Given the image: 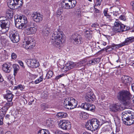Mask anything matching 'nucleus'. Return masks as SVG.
<instances>
[{
	"label": "nucleus",
	"mask_w": 134,
	"mask_h": 134,
	"mask_svg": "<svg viewBox=\"0 0 134 134\" xmlns=\"http://www.w3.org/2000/svg\"><path fill=\"white\" fill-rule=\"evenodd\" d=\"M53 121L50 120H47L46 122V125L49 127H50L52 125Z\"/></svg>",
	"instance_id": "obj_42"
},
{
	"label": "nucleus",
	"mask_w": 134,
	"mask_h": 134,
	"mask_svg": "<svg viewBox=\"0 0 134 134\" xmlns=\"http://www.w3.org/2000/svg\"><path fill=\"white\" fill-rule=\"evenodd\" d=\"M66 65L68 67V69L70 70L73 68L76 65L73 62L70 61L68 62Z\"/></svg>",
	"instance_id": "obj_32"
},
{
	"label": "nucleus",
	"mask_w": 134,
	"mask_h": 134,
	"mask_svg": "<svg viewBox=\"0 0 134 134\" xmlns=\"http://www.w3.org/2000/svg\"><path fill=\"white\" fill-rule=\"evenodd\" d=\"M6 36H1L0 38V39L1 41V43L2 44H5L6 42Z\"/></svg>",
	"instance_id": "obj_37"
},
{
	"label": "nucleus",
	"mask_w": 134,
	"mask_h": 134,
	"mask_svg": "<svg viewBox=\"0 0 134 134\" xmlns=\"http://www.w3.org/2000/svg\"><path fill=\"white\" fill-rule=\"evenodd\" d=\"M12 8H10L7 10L6 14L7 16L10 18L13 17V12Z\"/></svg>",
	"instance_id": "obj_25"
},
{
	"label": "nucleus",
	"mask_w": 134,
	"mask_h": 134,
	"mask_svg": "<svg viewBox=\"0 0 134 134\" xmlns=\"http://www.w3.org/2000/svg\"><path fill=\"white\" fill-rule=\"evenodd\" d=\"M130 110H125L122 113V120L124 124L131 125L134 123V115Z\"/></svg>",
	"instance_id": "obj_3"
},
{
	"label": "nucleus",
	"mask_w": 134,
	"mask_h": 134,
	"mask_svg": "<svg viewBox=\"0 0 134 134\" xmlns=\"http://www.w3.org/2000/svg\"><path fill=\"white\" fill-rule=\"evenodd\" d=\"M134 42V36H132L128 38H127L125 39V41L121 43L116 44H113L112 45L113 47H115L116 48H119L125 45H127L132 42Z\"/></svg>",
	"instance_id": "obj_9"
},
{
	"label": "nucleus",
	"mask_w": 134,
	"mask_h": 134,
	"mask_svg": "<svg viewBox=\"0 0 134 134\" xmlns=\"http://www.w3.org/2000/svg\"><path fill=\"white\" fill-rule=\"evenodd\" d=\"M71 40L75 44H79L83 42L82 37L77 33L71 36Z\"/></svg>",
	"instance_id": "obj_12"
},
{
	"label": "nucleus",
	"mask_w": 134,
	"mask_h": 134,
	"mask_svg": "<svg viewBox=\"0 0 134 134\" xmlns=\"http://www.w3.org/2000/svg\"><path fill=\"white\" fill-rule=\"evenodd\" d=\"M13 102L12 101H8L5 105V106L4 107L5 108V109H7V110L8 109L13 105Z\"/></svg>",
	"instance_id": "obj_36"
},
{
	"label": "nucleus",
	"mask_w": 134,
	"mask_h": 134,
	"mask_svg": "<svg viewBox=\"0 0 134 134\" xmlns=\"http://www.w3.org/2000/svg\"><path fill=\"white\" fill-rule=\"evenodd\" d=\"M124 109V108L123 105L120 103L113 104L110 108V110L113 112L121 111Z\"/></svg>",
	"instance_id": "obj_13"
},
{
	"label": "nucleus",
	"mask_w": 134,
	"mask_h": 134,
	"mask_svg": "<svg viewBox=\"0 0 134 134\" xmlns=\"http://www.w3.org/2000/svg\"><path fill=\"white\" fill-rule=\"evenodd\" d=\"M95 108V107L94 105L90 104L88 110L93 111L94 110Z\"/></svg>",
	"instance_id": "obj_38"
},
{
	"label": "nucleus",
	"mask_w": 134,
	"mask_h": 134,
	"mask_svg": "<svg viewBox=\"0 0 134 134\" xmlns=\"http://www.w3.org/2000/svg\"><path fill=\"white\" fill-rule=\"evenodd\" d=\"M18 63L21 66H22L23 67H24V65L23 63L21 61H18Z\"/></svg>",
	"instance_id": "obj_55"
},
{
	"label": "nucleus",
	"mask_w": 134,
	"mask_h": 134,
	"mask_svg": "<svg viewBox=\"0 0 134 134\" xmlns=\"http://www.w3.org/2000/svg\"><path fill=\"white\" fill-rule=\"evenodd\" d=\"M34 27H29L25 30L26 33L28 35L34 34L37 31V27L35 24H34Z\"/></svg>",
	"instance_id": "obj_18"
},
{
	"label": "nucleus",
	"mask_w": 134,
	"mask_h": 134,
	"mask_svg": "<svg viewBox=\"0 0 134 134\" xmlns=\"http://www.w3.org/2000/svg\"><path fill=\"white\" fill-rule=\"evenodd\" d=\"M91 120H89L86 122L85 126L86 128L88 130L93 131V128L91 124Z\"/></svg>",
	"instance_id": "obj_28"
},
{
	"label": "nucleus",
	"mask_w": 134,
	"mask_h": 134,
	"mask_svg": "<svg viewBox=\"0 0 134 134\" xmlns=\"http://www.w3.org/2000/svg\"><path fill=\"white\" fill-rule=\"evenodd\" d=\"M11 57L13 59H15L17 58V55L16 54L14 53H12Z\"/></svg>",
	"instance_id": "obj_51"
},
{
	"label": "nucleus",
	"mask_w": 134,
	"mask_h": 134,
	"mask_svg": "<svg viewBox=\"0 0 134 134\" xmlns=\"http://www.w3.org/2000/svg\"><path fill=\"white\" fill-rule=\"evenodd\" d=\"M43 75L41 76L39 79H38L35 81V83L36 84L39 83L40 82L42 81L43 80Z\"/></svg>",
	"instance_id": "obj_39"
},
{
	"label": "nucleus",
	"mask_w": 134,
	"mask_h": 134,
	"mask_svg": "<svg viewBox=\"0 0 134 134\" xmlns=\"http://www.w3.org/2000/svg\"><path fill=\"white\" fill-rule=\"evenodd\" d=\"M85 35L87 37H91V35L90 34V32L88 30H86L85 31Z\"/></svg>",
	"instance_id": "obj_50"
},
{
	"label": "nucleus",
	"mask_w": 134,
	"mask_h": 134,
	"mask_svg": "<svg viewBox=\"0 0 134 134\" xmlns=\"http://www.w3.org/2000/svg\"><path fill=\"white\" fill-rule=\"evenodd\" d=\"M86 113L85 112H81L80 113V115L81 117L82 118L86 119L87 117L86 115Z\"/></svg>",
	"instance_id": "obj_47"
},
{
	"label": "nucleus",
	"mask_w": 134,
	"mask_h": 134,
	"mask_svg": "<svg viewBox=\"0 0 134 134\" xmlns=\"http://www.w3.org/2000/svg\"><path fill=\"white\" fill-rule=\"evenodd\" d=\"M102 1V0H96V2L94 7L100 6L101 4Z\"/></svg>",
	"instance_id": "obj_46"
},
{
	"label": "nucleus",
	"mask_w": 134,
	"mask_h": 134,
	"mask_svg": "<svg viewBox=\"0 0 134 134\" xmlns=\"http://www.w3.org/2000/svg\"><path fill=\"white\" fill-rule=\"evenodd\" d=\"M9 37L12 41L14 43H17L19 41V34L16 30H11L9 32Z\"/></svg>",
	"instance_id": "obj_7"
},
{
	"label": "nucleus",
	"mask_w": 134,
	"mask_h": 134,
	"mask_svg": "<svg viewBox=\"0 0 134 134\" xmlns=\"http://www.w3.org/2000/svg\"><path fill=\"white\" fill-rule=\"evenodd\" d=\"M76 4V0H65L61 4V6L64 8L69 9L74 7Z\"/></svg>",
	"instance_id": "obj_6"
},
{
	"label": "nucleus",
	"mask_w": 134,
	"mask_h": 134,
	"mask_svg": "<svg viewBox=\"0 0 134 134\" xmlns=\"http://www.w3.org/2000/svg\"><path fill=\"white\" fill-rule=\"evenodd\" d=\"M3 118L0 116V125H2L3 124Z\"/></svg>",
	"instance_id": "obj_56"
},
{
	"label": "nucleus",
	"mask_w": 134,
	"mask_h": 134,
	"mask_svg": "<svg viewBox=\"0 0 134 134\" xmlns=\"http://www.w3.org/2000/svg\"><path fill=\"white\" fill-rule=\"evenodd\" d=\"M50 32V29L49 28H47L43 30L42 34L44 36H47L48 35Z\"/></svg>",
	"instance_id": "obj_31"
},
{
	"label": "nucleus",
	"mask_w": 134,
	"mask_h": 134,
	"mask_svg": "<svg viewBox=\"0 0 134 134\" xmlns=\"http://www.w3.org/2000/svg\"><path fill=\"white\" fill-rule=\"evenodd\" d=\"M7 93L4 95V98H6L8 101H12L13 97V95L11 92L9 90L6 91Z\"/></svg>",
	"instance_id": "obj_23"
},
{
	"label": "nucleus",
	"mask_w": 134,
	"mask_h": 134,
	"mask_svg": "<svg viewBox=\"0 0 134 134\" xmlns=\"http://www.w3.org/2000/svg\"><path fill=\"white\" fill-rule=\"evenodd\" d=\"M15 19H18V20L23 24L24 23L26 24L27 23V19L26 17L24 15H22L21 16H19L16 19L15 17Z\"/></svg>",
	"instance_id": "obj_24"
},
{
	"label": "nucleus",
	"mask_w": 134,
	"mask_h": 134,
	"mask_svg": "<svg viewBox=\"0 0 134 134\" xmlns=\"http://www.w3.org/2000/svg\"><path fill=\"white\" fill-rule=\"evenodd\" d=\"M100 122L102 124L101 125H102L103 124L107 122L106 121L104 117H103L100 119Z\"/></svg>",
	"instance_id": "obj_49"
},
{
	"label": "nucleus",
	"mask_w": 134,
	"mask_h": 134,
	"mask_svg": "<svg viewBox=\"0 0 134 134\" xmlns=\"http://www.w3.org/2000/svg\"><path fill=\"white\" fill-rule=\"evenodd\" d=\"M131 88L132 91L134 92V83L132 84Z\"/></svg>",
	"instance_id": "obj_59"
},
{
	"label": "nucleus",
	"mask_w": 134,
	"mask_h": 134,
	"mask_svg": "<svg viewBox=\"0 0 134 134\" xmlns=\"http://www.w3.org/2000/svg\"><path fill=\"white\" fill-rule=\"evenodd\" d=\"M131 78L127 76H123L121 78V82L124 84L128 85L131 81Z\"/></svg>",
	"instance_id": "obj_21"
},
{
	"label": "nucleus",
	"mask_w": 134,
	"mask_h": 134,
	"mask_svg": "<svg viewBox=\"0 0 134 134\" xmlns=\"http://www.w3.org/2000/svg\"><path fill=\"white\" fill-rule=\"evenodd\" d=\"M95 7L94 6V12L96 13H99L100 11L97 8H95Z\"/></svg>",
	"instance_id": "obj_57"
},
{
	"label": "nucleus",
	"mask_w": 134,
	"mask_h": 134,
	"mask_svg": "<svg viewBox=\"0 0 134 134\" xmlns=\"http://www.w3.org/2000/svg\"><path fill=\"white\" fill-rule=\"evenodd\" d=\"M85 62V60H82L78 63L76 65V66L79 67H81L82 66V65Z\"/></svg>",
	"instance_id": "obj_48"
},
{
	"label": "nucleus",
	"mask_w": 134,
	"mask_h": 134,
	"mask_svg": "<svg viewBox=\"0 0 134 134\" xmlns=\"http://www.w3.org/2000/svg\"><path fill=\"white\" fill-rule=\"evenodd\" d=\"M108 9H105L104 10V16H106L107 18H109L110 17V15L108 14Z\"/></svg>",
	"instance_id": "obj_44"
},
{
	"label": "nucleus",
	"mask_w": 134,
	"mask_h": 134,
	"mask_svg": "<svg viewBox=\"0 0 134 134\" xmlns=\"http://www.w3.org/2000/svg\"><path fill=\"white\" fill-rule=\"evenodd\" d=\"M24 86H22L21 85H19L15 87V88L16 90L20 89L21 90H23L24 88Z\"/></svg>",
	"instance_id": "obj_41"
},
{
	"label": "nucleus",
	"mask_w": 134,
	"mask_h": 134,
	"mask_svg": "<svg viewBox=\"0 0 134 134\" xmlns=\"http://www.w3.org/2000/svg\"><path fill=\"white\" fill-rule=\"evenodd\" d=\"M59 126L62 129L65 130L69 129L71 127L70 122L68 120H60Z\"/></svg>",
	"instance_id": "obj_14"
},
{
	"label": "nucleus",
	"mask_w": 134,
	"mask_h": 134,
	"mask_svg": "<svg viewBox=\"0 0 134 134\" xmlns=\"http://www.w3.org/2000/svg\"><path fill=\"white\" fill-rule=\"evenodd\" d=\"M2 129L0 127V132L1 133L2 132Z\"/></svg>",
	"instance_id": "obj_64"
},
{
	"label": "nucleus",
	"mask_w": 134,
	"mask_h": 134,
	"mask_svg": "<svg viewBox=\"0 0 134 134\" xmlns=\"http://www.w3.org/2000/svg\"><path fill=\"white\" fill-rule=\"evenodd\" d=\"M33 20L36 22H40L43 19V15L37 12L34 13L32 15Z\"/></svg>",
	"instance_id": "obj_15"
},
{
	"label": "nucleus",
	"mask_w": 134,
	"mask_h": 134,
	"mask_svg": "<svg viewBox=\"0 0 134 134\" xmlns=\"http://www.w3.org/2000/svg\"><path fill=\"white\" fill-rule=\"evenodd\" d=\"M22 4V2L19 0H8L7 1L8 5L10 8L13 9L15 5L20 7Z\"/></svg>",
	"instance_id": "obj_11"
},
{
	"label": "nucleus",
	"mask_w": 134,
	"mask_h": 134,
	"mask_svg": "<svg viewBox=\"0 0 134 134\" xmlns=\"http://www.w3.org/2000/svg\"><path fill=\"white\" fill-rule=\"evenodd\" d=\"M12 65L10 62H7L3 64L2 65L3 70L6 73H9L11 71Z\"/></svg>",
	"instance_id": "obj_17"
},
{
	"label": "nucleus",
	"mask_w": 134,
	"mask_h": 134,
	"mask_svg": "<svg viewBox=\"0 0 134 134\" xmlns=\"http://www.w3.org/2000/svg\"><path fill=\"white\" fill-rule=\"evenodd\" d=\"M57 115L58 118L61 119L67 117L68 114L66 113L60 112L57 114Z\"/></svg>",
	"instance_id": "obj_27"
},
{
	"label": "nucleus",
	"mask_w": 134,
	"mask_h": 134,
	"mask_svg": "<svg viewBox=\"0 0 134 134\" xmlns=\"http://www.w3.org/2000/svg\"><path fill=\"white\" fill-rule=\"evenodd\" d=\"M48 93L47 92H44L42 94V97L44 99H47L48 97Z\"/></svg>",
	"instance_id": "obj_43"
},
{
	"label": "nucleus",
	"mask_w": 134,
	"mask_h": 134,
	"mask_svg": "<svg viewBox=\"0 0 134 134\" xmlns=\"http://www.w3.org/2000/svg\"><path fill=\"white\" fill-rule=\"evenodd\" d=\"M64 74H61L59 75L58 76H57L55 78V79L56 80H58L61 78L63 76Z\"/></svg>",
	"instance_id": "obj_53"
},
{
	"label": "nucleus",
	"mask_w": 134,
	"mask_h": 134,
	"mask_svg": "<svg viewBox=\"0 0 134 134\" xmlns=\"http://www.w3.org/2000/svg\"><path fill=\"white\" fill-rule=\"evenodd\" d=\"M82 134H90V133L87 132H85L83 133Z\"/></svg>",
	"instance_id": "obj_62"
},
{
	"label": "nucleus",
	"mask_w": 134,
	"mask_h": 134,
	"mask_svg": "<svg viewBox=\"0 0 134 134\" xmlns=\"http://www.w3.org/2000/svg\"><path fill=\"white\" fill-rule=\"evenodd\" d=\"M38 134H51L49 131L47 129H42L40 130Z\"/></svg>",
	"instance_id": "obj_33"
},
{
	"label": "nucleus",
	"mask_w": 134,
	"mask_h": 134,
	"mask_svg": "<svg viewBox=\"0 0 134 134\" xmlns=\"http://www.w3.org/2000/svg\"><path fill=\"white\" fill-rule=\"evenodd\" d=\"M25 62L28 66L32 68H36L39 66L38 61L35 59H26Z\"/></svg>",
	"instance_id": "obj_10"
},
{
	"label": "nucleus",
	"mask_w": 134,
	"mask_h": 134,
	"mask_svg": "<svg viewBox=\"0 0 134 134\" xmlns=\"http://www.w3.org/2000/svg\"><path fill=\"white\" fill-rule=\"evenodd\" d=\"M63 32L58 29L54 30L52 35V40L53 44L57 47L63 41Z\"/></svg>",
	"instance_id": "obj_2"
},
{
	"label": "nucleus",
	"mask_w": 134,
	"mask_h": 134,
	"mask_svg": "<svg viewBox=\"0 0 134 134\" xmlns=\"http://www.w3.org/2000/svg\"><path fill=\"white\" fill-rule=\"evenodd\" d=\"M120 26L112 28L113 31L115 33H120L124 31H126L129 29V28L127 27L126 26Z\"/></svg>",
	"instance_id": "obj_19"
},
{
	"label": "nucleus",
	"mask_w": 134,
	"mask_h": 134,
	"mask_svg": "<svg viewBox=\"0 0 134 134\" xmlns=\"http://www.w3.org/2000/svg\"><path fill=\"white\" fill-rule=\"evenodd\" d=\"M64 104L66 108L71 109L76 107L77 103L76 100L73 98H71L70 100L69 98H68L65 99Z\"/></svg>",
	"instance_id": "obj_4"
},
{
	"label": "nucleus",
	"mask_w": 134,
	"mask_h": 134,
	"mask_svg": "<svg viewBox=\"0 0 134 134\" xmlns=\"http://www.w3.org/2000/svg\"><path fill=\"white\" fill-rule=\"evenodd\" d=\"M62 11L61 10H58L57 12L56 15H57V16H58L60 15L62 13Z\"/></svg>",
	"instance_id": "obj_52"
},
{
	"label": "nucleus",
	"mask_w": 134,
	"mask_h": 134,
	"mask_svg": "<svg viewBox=\"0 0 134 134\" xmlns=\"http://www.w3.org/2000/svg\"><path fill=\"white\" fill-rule=\"evenodd\" d=\"M107 43L106 42H103L102 43V44L103 45L105 46L106 45Z\"/></svg>",
	"instance_id": "obj_60"
},
{
	"label": "nucleus",
	"mask_w": 134,
	"mask_h": 134,
	"mask_svg": "<svg viewBox=\"0 0 134 134\" xmlns=\"http://www.w3.org/2000/svg\"><path fill=\"white\" fill-rule=\"evenodd\" d=\"M89 104V103H82L80 106L81 107L88 110Z\"/></svg>",
	"instance_id": "obj_35"
},
{
	"label": "nucleus",
	"mask_w": 134,
	"mask_h": 134,
	"mask_svg": "<svg viewBox=\"0 0 134 134\" xmlns=\"http://www.w3.org/2000/svg\"><path fill=\"white\" fill-rule=\"evenodd\" d=\"M13 67L14 68V75H15L19 69V67L18 65L14 64L13 65Z\"/></svg>",
	"instance_id": "obj_30"
},
{
	"label": "nucleus",
	"mask_w": 134,
	"mask_h": 134,
	"mask_svg": "<svg viewBox=\"0 0 134 134\" xmlns=\"http://www.w3.org/2000/svg\"><path fill=\"white\" fill-rule=\"evenodd\" d=\"M15 24L16 27L18 29L23 30L26 27V24L19 22L18 19H15Z\"/></svg>",
	"instance_id": "obj_22"
},
{
	"label": "nucleus",
	"mask_w": 134,
	"mask_h": 134,
	"mask_svg": "<svg viewBox=\"0 0 134 134\" xmlns=\"http://www.w3.org/2000/svg\"><path fill=\"white\" fill-rule=\"evenodd\" d=\"M114 26L113 27V28H114L118 27L120 26V27L121 26H125L119 20L116 19V20L114 23Z\"/></svg>",
	"instance_id": "obj_26"
},
{
	"label": "nucleus",
	"mask_w": 134,
	"mask_h": 134,
	"mask_svg": "<svg viewBox=\"0 0 134 134\" xmlns=\"http://www.w3.org/2000/svg\"><path fill=\"white\" fill-rule=\"evenodd\" d=\"M96 97L94 94L91 92H89L85 97V100L88 102H92L94 101Z\"/></svg>",
	"instance_id": "obj_20"
},
{
	"label": "nucleus",
	"mask_w": 134,
	"mask_h": 134,
	"mask_svg": "<svg viewBox=\"0 0 134 134\" xmlns=\"http://www.w3.org/2000/svg\"><path fill=\"white\" fill-rule=\"evenodd\" d=\"M97 26V25L96 24L94 23L91 26L92 27H96Z\"/></svg>",
	"instance_id": "obj_58"
},
{
	"label": "nucleus",
	"mask_w": 134,
	"mask_h": 134,
	"mask_svg": "<svg viewBox=\"0 0 134 134\" xmlns=\"http://www.w3.org/2000/svg\"><path fill=\"white\" fill-rule=\"evenodd\" d=\"M5 134H11V132L10 131H8L6 132Z\"/></svg>",
	"instance_id": "obj_61"
},
{
	"label": "nucleus",
	"mask_w": 134,
	"mask_h": 134,
	"mask_svg": "<svg viewBox=\"0 0 134 134\" xmlns=\"http://www.w3.org/2000/svg\"><path fill=\"white\" fill-rule=\"evenodd\" d=\"M53 72L51 71H49L46 74L47 79L51 78L53 76Z\"/></svg>",
	"instance_id": "obj_40"
},
{
	"label": "nucleus",
	"mask_w": 134,
	"mask_h": 134,
	"mask_svg": "<svg viewBox=\"0 0 134 134\" xmlns=\"http://www.w3.org/2000/svg\"><path fill=\"white\" fill-rule=\"evenodd\" d=\"M118 99L125 105L130 104L132 101L134 104V96L132 97L130 93L126 90H123L119 92L117 97Z\"/></svg>",
	"instance_id": "obj_1"
},
{
	"label": "nucleus",
	"mask_w": 134,
	"mask_h": 134,
	"mask_svg": "<svg viewBox=\"0 0 134 134\" xmlns=\"http://www.w3.org/2000/svg\"><path fill=\"white\" fill-rule=\"evenodd\" d=\"M119 18L121 20L123 21H125L126 19L125 16H124L121 15L120 17Z\"/></svg>",
	"instance_id": "obj_54"
},
{
	"label": "nucleus",
	"mask_w": 134,
	"mask_h": 134,
	"mask_svg": "<svg viewBox=\"0 0 134 134\" xmlns=\"http://www.w3.org/2000/svg\"><path fill=\"white\" fill-rule=\"evenodd\" d=\"M3 17L0 18V21L1 23L0 25V31L2 34L8 31L10 25L9 21L8 19L3 20Z\"/></svg>",
	"instance_id": "obj_5"
},
{
	"label": "nucleus",
	"mask_w": 134,
	"mask_h": 134,
	"mask_svg": "<svg viewBox=\"0 0 134 134\" xmlns=\"http://www.w3.org/2000/svg\"><path fill=\"white\" fill-rule=\"evenodd\" d=\"M35 45V41L32 39L28 38V40L23 42V46L26 49H31Z\"/></svg>",
	"instance_id": "obj_8"
},
{
	"label": "nucleus",
	"mask_w": 134,
	"mask_h": 134,
	"mask_svg": "<svg viewBox=\"0 0 134 134\" xmlns=\"http://www.w3.org/2000/svg\"><path fill=\"white\" fill-rule=\"evenodd\" d=\"M7 110L4 107H3L0 109V116L4 118Z\"/></svg>",
	"instance_id": "obj_29"
},
{
	"label": "nucleus",
	"mask_w": 134,
	"mask_h": 134,
	"mask_svg": "<svg viewBox=\"0 0 134 134\" xmlns=\"http://www.w3.org/2000/svg\"><path fill=\"white\" fill-rule=\"evenodd\" d=\"M9 115H7L5 116V118H9Z\"/></svg>",
	"instance_id": "obj_63"
},
{
	"label": "nucleus",
	"mask_w": 134,
	"mask_h": 134,
	"mask_svg": "<svg viewBox=\"0 0 134 134\" xmlns=\"http://www.w3.org/2000/svg\"><path fill=\"white\" fill-rule=\"evenodd\" d=\"M91 124L93 128V131H95L99 128L100 124L99 121L96 119H91Z\"/></svg>",
	"instance_id": "obj_16"
},
{
	"label": "nucleus",
	"mask_w": 134,
	"mask_h": 134,
	"mask_svg": "<svg viewBox=\"0 0 134 134\" xmlns=\"http://www.w3.org/2000/svg\"><path fill=\"white\" fill-rule=\"evenodd\" d=\"M70 70L68 69V67L67 65L64 66L63 68L61 69V70L63 72H66L68 70Z\"/></svg>",
	"instance_id": "obj_45"
},
{
	"label": "nucleus",
	"mask_w": 134,
	"mask_h": 134,
	"mask_svg": "<svg viewBox=\"0 0 134 134\" xmlns=\"http://www.w3.org/2000/svg\"><path fill=\"white\" fill-rule=\"evenodd\" d=\"M97 59L95 58L92 60L89 61L87 63V65H91L94 64H95L97 63Z\"/></svg>",
	"instance_id": "obj_34"
}]
</instances>
